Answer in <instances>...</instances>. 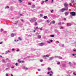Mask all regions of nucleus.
Segmentation results:
<instances>
[{"label": "nucleus", "mask_w": 76, "mask_h": 76, "mask_svg": "<svg viewBox=\"0 0 76 76\" xmlns=\"http://www.w3.org/2000/svg\"><path fill=\"white\" fill-rule=\"evenodd\" d=\"M64 11H66L64 9V8L61 9L60 10V12H64Z\"/></svg>", "instance_id": "7ed1b4c3"}, {"label": "nucleus", "mask_w": 76, "mask_h": 76, "mask_svg": "<svg viewBox=\"0 0 76 76\" xmlns=\"http://www.w3.org/2000/svg\"><path fill=\"white\" fill-rule=\"evenodd\" d=\"M38 71H40L41 70H40V69H38Z\"/></svg>", "instance_id": "8fccbe9b"}, {"label": "nucleus", "mask_w": 76, "mask_h": 76, "mask_svg": "<svg viewBox=\"0 0 76 76\" xmlns=\"http://www.w3.org/2000/svg\"><path fill=\"white\" fill-rule=\"evenodd\" d=\"M28 68H26V70H28Z\"/></svg>", "instance_id": "3c124183"}, {"label": "nucleus", "mask_w": 76, "mask_h": 76, "mask_svg": "<svg viewBox=\"0 0 76 76\" xmlns=\"http://www.w3.org/2000/svg\"><path fill=\"white\" fill-rule=\"evenodd\" d=\"M42 1L43 2L42 3V4H44V1Z\"/></svg>", "instance_id": "7c9ffc66"}, {"label": "nucleus", "mask_w": 76, "mask_h": 76, "mask_svg": "<svg viewBox=\"0 0 76 76\" xmlns=\"http://www.w3.org/2000/svg\"><path fill=\"white\" fill-rule=\"evenodd\" d=\"M11 76H13L12 74H11Z\"/></svg>", "instance_id": "e2e57ef3"}, {"label": "nucleus", "mask_w": 76, "mask_h": 76, "mask_svg": "<svg viewBox=\"0 0 76 76\" xmlns=\"http://www.w3.org/2000/svg\"><path fill=\"white\" fill-rule=\"evenodd\" d=\"M49 56H48V55H46V57H49Z\"/></svg>", "instance_id": "2f4dec72"}, {"label": "nucleus", "mask_w": 76, "mask_h": 76, "mask_svg": "<svg viewBox=\"0 0 76 76\" xmlns=\"http://www.w3.org/2000/svg\"><path fill=\"white\" fill-rule=\"evenodd\" d=\"M53 58V57H51L49 59V60H52Z\"/></svg>", "instance_id": "9b49d317"}, {"label": "nucleus", "mask_w": 76, "mask_h": 76, "mask_svg": "<svg viewBox=\"0 0 76 76\" xmlns=\"http://www.w3.org/2000/svg\"><path fill=\"white\" fill-rule=\"evenodd\" d=\"M40 15L41 17H42V14H40Z\"/></svg>", "instance_id": "72a5a7b5"}, {"label": "nucleus", "mask_w": 76, "mask_h": 76, "mask_svg": "<svg viewBox=\"0 0 76 76\" xmlns=\"http://www.w3.org/2000/svg\"><path fill=\"white\" fill-rule=\"evenodd\" d=\"M43 18L44 19H47V16H45Z\"/></svg>", "instance_id": "ddd939ff"}, {"label": "nucleus", "mask_w": 76, "mask_h": 76, "mask_svg": "<svg viewBox=\"0 0 76 76\" xmlns=\"http://www.w3.org/2000/svg\"><path fill=\"white\" fill-rule=\"evenodd\" d=\"M12 51H15V49H12Z\"/></svg>", "instance_id": "c9c22d12"}, {"label": "nucleus", "mask_w": 76, "mask_h": 76, "mask_svg": "<svg viewBox=\"0 0 76 76\" xmlns=\"http://www.w3.org/2000/svg\"><path fill=\"white\" fill-rule=\"evenodd\" d=\"M3 31V29L1 28V32H2V31Z\"/></svg>", "instance_id": "aec40b11"}, {"label": "nucleus", "mask_w": 76, "mask_h": 76, "mask_svg": "<svg viewBox=\"0 0 76 76\" xmlns=\"http://www.w3.org/2000/svg\"><path fill=\"white\" fill-rule=\"evenodd\" d=\"M67 26H71L72 25V24L71 23H67Z\"/></svg>", "instance_id": "423d86ee"}, {"label": "nucleus", "mask_w": 76, "mask_h": 76, "mask_svg": "<svg viewBox=\"0 0 76 76\" xmlns=\"http://www.w3.org/2000/svg\"><path fill=\"white\" fill-rule=\"evenodd\" d=\"M73 75H75V73L73 72Z\"/></svg>", "instance_id": "bf43d9fd"}, {"label": "nucleus", "mask_w": 76, "mask_h": 76, "mask_svg": "<svg viewBox=\"0 0 76 76\" xmlns=\"http://www.w3.org/2000/svg\"><path fill=\"white\" fill-rule=\"evenodd\" d=\"M28 5H31V3H28Z\"/></svg>", "instance_id": "cd10ccee"}, {"label": "nucleus", "mask_w": 76, "mask_h": 76, "mask_svg": "<svg viewBox=\"0 0 76 76\" xmlns=\"http://www.w3.org/2000/svg\"><path fill=\"white\" fill-rule=\"evenodd\" d=\"M20 16H23V15H22V14H20Z\"/></svg>", "instance_id": "58836bf2"}, {"label": "nucleus", "mask_w": 76, "mask_h": 76, "mask_svg": "<svg viewBox=\"0 0 76 76\" xmlns=\"http://www.w3.org/2000/svg\"><path fill=\"white\" fill-rule=\"evenodd\" d=\"M19 50H16V51H19Z\"/></svg>", "instance_id": "13d9d810"}, {"label": "nucleus", "mask_w": 76, "mask_h": 76, "mask_svg": "<svg viewBox=\"0 0 76 76\" xmlns=\"http://www.w3.org/2000/svg\"><path fill=\"white\" fill-rule=\"evenodd\" d=\"M64 8L65 10V11L68 10L69 9V7H65Z\"/></svg>", "instance_id": "39448f33"}, {"label": "nucleus", "mask_w": 76, "mask_h": 76, "mask_svg": "<svg viewBox=\"0 0 76 76\" xmlns=\"http://www.w3.org/2000/svg\"><path fill=\"white\" fill-rule=\"evenodd\" d=\"M36 28V29H39L38 27H37Z\"/></svg>", "instance_id": "49530a36"}, {"label": "nucleus", "mask_w": 76, "mask_h": 76, "mask_svg": "<svg viewBox=\"0 0 76 76\" xmlns=\"http://www.w3.org/2000/svg\"><path fill=\"white\" fill-rule=\"evenodd\" d=\"M51 69L50 67H48V70H51Z\"/></svg>", "instance_id": "dca6fc26"}, {"label": "nucleus", "mask_w": 76, "mask_h": 76, "mask_svg": "<svg viewBox=\"0 0 76 76\" xmlns=\"http://www.w3.org/2000/svg\"><path fill=\"white\" fill-rule=\"evenodd\" d=\"M35 26H37V23L36 22L35 23Z\"/></svg>", "instance_id": "a211bd4d"}, {"label": "nucleus", "mask_w": 76, "mask_h": 76, "mask_svg": "<svg viewBox=\"0 0 76 76\" xmlns=\"http://www.w3.org/2000/svg\"><path fill=\"white\" fill-rule=\"evenodd\" d=\"M43 43H39V45L40 46H42L43 45Z\"/></svg>", "instance_id": "0eeeda50"}, {"label": "nucleus", "mask_w": 76, "mask_h": 76, "mask_svg": "<svg viewBox=\"0 0 76 76\" xmlns=\"http://www.w3.org/2000/svg\"><path fill=\"white\" fill-rule=\"evenodd\" d=\"M64 20H66V18H64Z\"/></svg>", "instance_id": "5fc2aeb1"}, {"label": "nucleus", "mask_w": 76, "mask_h": 76, "mask_svg": "<svg viewBox=\"0 0 76 76\" xmlns=\"http://www.w3.org/2000/svg\"><path fill=\"white\" fill-rule=\"evenodd\" d=\"M53 11H54L53 10H52L51 11V13H53Z\"/></svg>", "instance_id": "bb28decb"}, {"label": "nucleus", "mask_w": 76, "mask_h": 76, "mask_svg": "<svg viewBox=\"0 0 76 76\" xmlns=\"http://www.w3.org/2000/svg\"><path fill=\"white\" fill-rule=\"evenodd\" d=\"M48 1V0H46V1H45V3H47V2Z\"/></svg>", "instance_id": "5701e85b"}, {"label": "nucleus", "mask_w": 76, "mask_h": 76, "mask_svg": "<svg viewBox=\"0 0 76 76\" xmlns=\"http://www.w3.org/2000/svg\"><path fill=\"white\" fill-rule=\"evenodd\" d=\"M69 64H70V65H71V64H72V63L70 62H69Z\"/></svg>", "instance_id": "4c0bfd02"}, {"label": "nucleus", "mask_w": 76, "mask_h": 76, "mask_svg": "<svg viewBox=\"0 0 76 76\" xmlns=\"http://www.w3.org/2000/svg\"><path fill=\"white\" fill-rule=\"evenodd\" d=\"M21 62H22V63H23L24 62V61H21Z\"/></svg>", "instance_id": "37998d69"}, {"label": "nucleus", "mask_w": 76, "mask_h": 76, "mask_svg": "<svg viewBox=\"0 0 76 76\" xmlns=\"http://www.w3.org/2000/svg\"><path fill=\"white\" fill-rule=\"evenodd\" d=\"M58 25H61V22H60L58 23Z\"/></svg>", "instance_id": "2eb2a0df"}, {"label": "nucleus", "mask_w": 76, "mask_h": 76, "mask_svg": "<svg viewBox=\"0 0 76 76\" xmlns=\"http://www.w3.org/2000/svg\"><path fill=\"white\" fill-rule=\"evenodd\" d=\"M48 42V44H50V42H51L50 41H47Z\"/></svg>", "instance_id": "b1692460"}, {"label": "nucleus", "mask_w": 76, "mask_h": 76, "mask_svg": "<svg viewBox=\"0 0 76 76\" xmlns=\"http://www.w3.org/2000/svg\"><path fill=\"white\" fill-rule=\"evenodd\" d=\"M64 44H63V45H62V47H64Z\"/></svg>", "instance_id": "603ef678"}, {"label": "nucleus", "mask_w": 76, "mask_h": 76, "mask_svg": "<svg viewBox=\"0 0 76 76\" xmlns=\"http://www.w3.org/2000/svg\"><path fill=\"white\" fill-rule=\"evenodd\" d=\"M73 50L74 51H74H75L76 52V50Z\"/></svg>", "instance_id": "052dcab7"}, {"label": "nucleus", "mask_w": 76, "mask_h": 76, "mask_svg": "<svg viewBox=\"0 0 76 76\" xmlns=\"http://www.w3.org/2000/svg\"><path fill=\"white\" fill-rule=\"evenodd\" d=\"M2 43H3L2 42H0V44H2Z\"/></svg>", "instance_id": "de8ad7c7"}, {"label": "nucleus", "mask_w": 76, "mask_h": 76, "mask_svg": "<svg viewBox=\"0 0 76 76\" xmlns=\"http://www.w3.org/2000/svg\"><path fill=\"white\" fill-rule=\"evenodd\" d=\"M75 55H76V54H72V56H75Z\"/></svg>", "instance_id": "a19ab883"}, {"label": "nucleus", "mask_w": 76, "mask_h": 76, "mask_svg": "<svg viewBox=\"0 0 76 76\" xmlns=\"http://www.w3.org/2000/svg\"><path fill=\"white\" fill-rule=\"evenodd\" d=\"M69 5H70V6H72V5L71 3H70Z\"/></svg>", "instance_id": "a878e982"}, {"label": "nucleus", "mask_w": 76, "mask_h": 76, "mask_svg": "<svg viewBox=\"0 0 76 76\" xmlns=\"http://www.w3.org/2000/svg\"><path fill=\"white\" fill-rule=\"evenodd\" d=\"M51 72L52 73V74H53V71H51Z\"/></svg>", "instance_id": "864d4df0"}, {"label": "nucleus", "mask_w": 76, "mask_h": 76, "mask_svg": "<svg viewBox=\"0 0 76 76\" xmlns=\"http://www.w3.org/2000/svg\"><path fill=\"white\" fill-rule=\"evenodd\" d=\"M53 23V24H54L55 23V21H54L52 22Z\"/></svg>", "instance_id": "412c9836"}, {"label": "nucleus", "mask_w": 76, "mask_h": 76, "mask_svg": "<svg viewBox=\"0 0 76 76\" xmlns=\"http://www.w3.org/2000/svg\"><path fill=\"white\" fill-rule=\"evenodd\" d=\"M57 42H58V43H59V42L57 41Z\"/></svg>", "instance_id": "680f3d73"}, {"label": "nucleus", "mask_w": 76, "mask_h": 76, "mask_svg": "<svg viewBox=\"0 0 76 76\" xmlns=\"http://www.w3.org/2000/svg\"><path fill=\"white\" fill-rule=\"evenodd\" d=\"M7 53H8V52H7V51H6L5 54H7Z\"/></svg>", "instance_id": "ea45409f"}, {"label": "nucleus", "mask_w": 76, "mask_h": 76, "mask_svg": "<svg viewBox=\"0 0 76 76\" xmlns=\"http://www.w3.org/2000/svg\"><path fill=\"white\" fill-rule=\"evenodd\" d=\"M50 37H54V35H50Z\"/></svg>", "instance_id": "4468645a"}, {"label": "nucleus", "mask_w": 76, "mask_h": 76, "mask_svg": "<svg viewBox=\"0 0 76 76\" xmlns=\"http://www.w3.org/2000/svg\"><path fill=\"white\" fill-rule=\"evenodd\" d=\"M14 35H15L14 34H11V37H14Z\"/></svg>", "instance_id": "9d476101"}, {"label": "nucleus", "mask_w": 76, "mask_h": 76, "mask_svg": "<svg viewBox=\"0 0 76 76\" xmlns=\"http://www.w3.org/2000/svg\"><path fill=\"white\" fill-rule=\"evenodd\" d=\"M63 28H64L63 27H62V26L61 27V28H60L61 29H63Z\"/></svg>", "instance_id": "6ab92c4d"}, {"label": "nucleus", "mask_w": 76, "mask_h": 76, "mask_svg": "<svg viewBox=\"0 0 76 76\" xmlns=\"http://www.w3.org/2000/svg\"><path fill=\"white\" fill-rule=\"evenodd\" d=\"M47 23H49L50 22V21L48 20H47Z\"/></svg>", "instance_id": "4be33fe9"}, {"label": "nucleus", "mask_w": 76, "mask_h": 76, "mask_svg": "<svg viewBox=\"0 0 76 76\" xmlns=\"http://www.w3.org/2000/svg\"><path fill=\"white\" fill-rule=\"evenodd\" d=\"M35 7V5H33L31 6V7L32 9H34Z\"/></svg>", "instance_id": "6e6552de"}, {"label": "nucleus", "mask_w": 76, "mask_h": 76, "mask_svg": "<svg viewBox=\"0 0 76 76\" xmlns=\"http://www.w3.org/2000/svg\"><path fill=\"white\" fill-rule=\"evenodd\" d=\"M43 61V60H40L41 62H42V61Z\"/></svg>", "instance_id": "09e8293b"}, {"label": "nucleus", "mask_w": 76, "mask_h": 76, "mask_svg": "<svg viewBox=\"0 0 76 76\" xmlns=\"http://www.w3.org/2000/svg\"><path fill=\"white\" fill-rule=\"evenodd\" d=\"M50 41L51 42H53V40H50Z\"/></svg>", "instance_id": "c03bdc74"}, {"label": "nucleus", "mask_w": 76, "mask_h": 76, "mask_svg": "<svg viewBox=\"0 0 76 76\" xmlns=\"http://www.w3.org/2000/svg\"><path fill=\"white\" fill-rule=\"evenodd\" d=\"M60 62H58L57 63V64L59 65V64H60Z\"/></svg>", "instance_id": "393cba45"}, {"label": "nucleus", "mask_w": 76, "mask_h": 76, "mask_svg": "<svg viewBox=\"0 0 76 76\" xmlns=\"http://www.w3.org/2000/svg\"><path fill=\"white\" fill-rule=\"evenodd\" d=\"M53 0H52V3H53Z\"/></svg>", "instance_id": "4d7b16f0"}, {"label": "nucleus", "mask_w": 76, "mask_h": 76, "mask_svg": "<svg viewBox=\"0 0 76 76\" xmlns=\"http://www.w3.org/2000/svg\"><path fill=\"white\" fill-rule=\"evenodd\" d=\"M47 74H50V72H48Z\"/></svg>", "instance_id": "79ce46f5"}, {"label": "nucleus", "mask_w": 76, "mask_h": 76, "mask_svg": "<svg viewBox=\"0 0 76 76\" xmlns=\"http://www.w3.org/2000/svg\"><path fill=\"white\" fill-rule=\"evenodd\" d=\"M6 76H9V75H8V74H6Z\"/></svg>", "instance_id": "e433bc0d"}, {"label": "nucleus", "mask_w": 76, "mask_h": 76, "mask_svg": "<svg viewBox=\"0 0 76 76\" xmlns=\"http://www.w3.org/2000/svg\"><path fill=\"white\" fill-rule=\"evenodd\" d=\"M65 7H69V4L67 3H65L64 4Z\"/></svg>", "instance_id": "20e7f679"}, {"label": "nucleus", "mask_w": 76, "mask_h": 76, "mask_svg": "<svg viewBox=\"0 0 76 76\" xmlns=\"http://www.w3.org/2000/svg\"><path fill=\"white\" fill-rule=\"evenodd\" d=\"M50 76H52V74H50Z\"/></svg>", "instance_id": "6e6d98bb"}, {"label": "nucleus", "mask_w": 76, "mask_h": 76, "mask_svg": "<svg viewBox=\"0 0 76 76\" xmlns=\"http://www.w3.org/2000/svg\"><path fill=\"white\" fill-rule=\"evenodd\" d=\"M38 38L39 39H40V38H41V35H39L38 36Z\"/></svg>", "instance_id": "1a4fd4ad"}, {"label": "nucleus", "mask_w": 76, "mask_h": 76, "mask_svg": "<svg viewBox=\"0 0 76 76\" xmlns=\"http://www.w3.org/2000/svg\"><path fill=\"white\" fill-rule=\"evenodd\" d=\"M37 20V19H35V18H34L32 19H31V20H30V22H35Z\"/></svg>", "instance_id": "f257e3e1"}, {"label": "nucleus", "mask_w": 76, "mask_h": 76, "mask_svg": "<svg viewBox=\"0 0 76 76\" xmlns=\"http://www.w3.org/2000/svg\"><path fill=\"white\" fill-rule=\"evenodd\" d=\"M35 30H34V32H35Z\"/></svg>", "instance_id": "0e129e2a"}, {"label": "nucleus", "mask_w": 76, "mask_h": 76, "mask_svg": "<svg viewBox=\"0 0 76 76\" xmlns=\"http://www.w3.org/2000/svg\"><path fill=\"white\" fill-rule=\"evenodd\" d=\"M18 63H16V64H15V65H16V66H18Z\"/></svg>", "instance_id": "f704fd0d"}, {"label": "nucleus", "mask_w": 76, "mask_h": 76, "mask_svg": "<svg viewBox=\"0 0 76 76\" xmlns=\"http://www.w3.org/2000/svg\"><path fill=\"white\" fill-rule=\"evenodd\" d=\"M19 63H21V61H19Z\"/></svg>", "instance_id": "774afa93"}, {"label": "nucleus", "mask_w": 76, "mask_h": 76, "mask_svg": "<svg viewBox=\"0 0 76 76\" xmlns=\"http://www.w3.org/2000/svg\"><path fill=\"white\" fill-rule=\"evenodd\" d=\"M43 57H45V56H43Z\"/></svg>", "instance_id": "338daca9"}, {"label": "nucleus", "mask_w": 76, "mask_h": 76, "mask_svg": "<svg viewBox=\"0 0 76 76\" xmlns=\"http://www.w3.org/2000/svg\"><path fill=\"white\" fill-rule=\"evenodd\" d=\"M6 7V8H9V6H7Z\"/></svg>", "instance_id": "c756f323"}, {"label": "nucleus", "mask_w": 76, "mask_h": 76, "mask_svg": "<svg viewBox=\"0 0 76 76\" xmlns=\"http://www.w3.org/2000/svg\"><path fill=\"white\" fill-rule=\"evenodd\" d=\"M21 20L22 22H23V20L22 19H21Z\"/></svg>", "instance_id": "c85d7f7f"}, {"label": "nucleus", "mask_w": 76, "mask_h": 76, "mask_svg": "<svg viewBox=\"0 0 76 76\" xmlns=\"http://www.w3.org/2000/svg\"><path fill=\"white\" fill-rule=\"evenodd\" d=\"M20 3H22V0H19Z\"/></svg>", "instance_id": "f3484780"}, {"label": "nucleus", "mask_w": 76, "mask_h": 76, "mask_svg": "<svg viewBox=\"0 0 76 76\" xmlns=\"http://www.w3.org/2000/svg\"><path fill=\"white\" fill-rule=\"evenodd\" d=\"M19 39L20 40V41H22V39L20 38H19Z\"/></svg>", "instance_id": "473e14b6"}, {"label": "nucleus", "mask_w": 76, "mask_h": 76, "mask_svg": "<svg viewBox=\"0 0 76 76\" xmlns=\"http://www.w3.org/2000/svg\"><path fill=\"white\" fill-rule=\"evenodd\" d=\"M70 14L71 15H72V16H75L76 13H75V12H70Z\"/></svg>", "instance_id": "f03ea898"}, {"label": "nucleus", "mask_w": 76, "mask_h": 76, "mask_svg": "<svg viewBox=\"0 0 76 76\" xmlns=\"http://www.w3.org/2000/svg\"><path fill=\"white\" fill-rule=\"evenodd\" d=\"M42 28H40V30L41 31V30H42Z\"/></svg>", "instance_id": "a18cd8bd"}, {"label": "nucleus", "mask_w": 76, "mask_h": 76, "mask_svg": "<svg viewBox=\"0 0 76 76\" xmlns=\"http://www.w3.org/2000/svg\"><path fill=\"white\" fill-rule=\"evenodd\" d=\"M0 57H2V56H0Z\"/></svg>", "instance_id": "69168bd1"}, {"label": "nucleus", "mask_w": 76, "mask_h": 76, "mask_svg": "<svg viewBox=\"0 0 76 76\" xmlns=\"http://www.w3.org/2000/svg\"><path fill=\"white\" fill-rule=\"evenodd\" d=\"M65 14L66 16H67L68 15V12H66V13H65Z\"/></svg>", "instance_id": "f8f14e48"}]
</instances>
